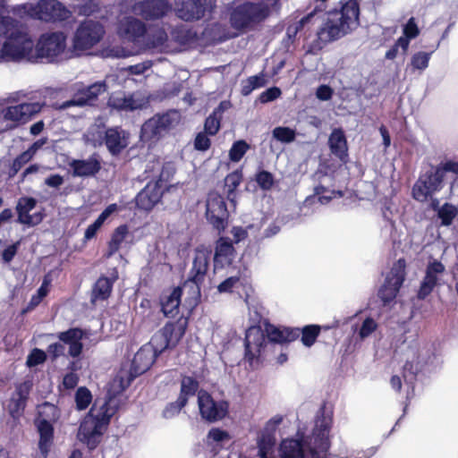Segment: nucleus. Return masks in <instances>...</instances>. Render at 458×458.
Listing matches in <instances>:
<instances>
[{"label":"nucleus","instance_id":"nucleus-1","mask_svg":"<svg viewBox=\"0 0 458 458\" xmlns=\"http://www.w3.org/2000/svg\"><path fill=\"white\" fill-rule=\"evenodd\" d=\"M330 419L321 417L316 420L310 436L298 432L295 437L283 439L276 451L279 458H326L329 449ZM260 458H276L275 441L262 437L259 442Z\"/></svg>","mask_w":458,"mask_h":458},{"label":"nucleus","instance_id":"nucleus-2","mask_svg":"<svg viewBox=\"0 0 458 458\" xmlns=\"http://www.w3.org/2000/svg\"><path fill=\"white\" fill-rule=\"evenodd\" d=\"M34 47L26 25L10 16L0 18V64H34Z\"/></svg>","mask_w":458,"mask_h":458},{"label":"nucleus","instance_id":"nucleus-3","mask_svg":"<svg viewBox=\"0 0 458 458\" xmlns=\"http://www.w3.org/2000/svg\"><path fill=\"white\" fill-rule=\"evenodd\" d=\"M116 411L114 398H97L79 428L78 438L90 449L95 448Z\"/></svg>","mask_w":458,"mask_h":458},{"label":"nucleus","instance_id":"nucleus-4","mask_svg":"<svg viewBox=\"0 0 458 458\" xmlns=\"http://www.w3.org/2000/svg\"><path fill=\"white\" fill-rule=\"evenodd\" d=\"M360 7L357 0H349L340 10L328 13L326 23L318 36L321 40L332 41L356 30L360 25Z\"/></svg>","mask_w":458,"mask_h":458},{"label":"nucleus","instance_id":"nucleus-5","mask_svg":"<svg viewBox=\"0 0 458 458\" xmlns=\"http://www.w3.org/2000/svg\"><path fill=\"white\" fill-rule=\"evenodd\" d=\"M279 7V0L245 2L232 8L230 24L237 30H251L265 21L273 10H278Z\"/></svg>","mask_w":458,"mask_h":458},{"label":"nucleus","instance_id":"nucleus-6","mask_svg":"<svg viewBox=\"0 0 458 458\" xmlns=\"http://www.w3.org/2000/svg\"><path fill=\"white\" fill-rule=\"evenodd\" d=\"M34 47V64H59L74 57L72 47L67 46V36L63 31H47L41 34Z\"/></svg>","mask_w":458,"mask_h":458},{"label":"nucleus","instance_id":"nucleus-7","mask_svg":"<svg viewBox=\"0 0 458 458\" xmlns=\"http://www.w3.org/2000/svg\"><path fill=\"white\" fill-rule=\"evenodd\" d=\"M11 12L21 18H31L45 22L64 21L72 12L58 0H38L13 6Z\"/></svg>","mask_w":458,"mask_h":458},{"label":"nucleus","instance_id":"nucleus-8","mask_svg":"<svg viewBox=\"0 0 458 458\" xmlns=\"http://www.w3.org/2000/svg\"><path fill=\"white\" fill-rule=\"evenodd\" d=\"M210 257L211 251L204 247L198 248L195 251L192 267L189 272L188 279L183 284L184 290H189L191 305H196L200 297L199 284L206 276Z\"/></svg>","mask_w":458,"mask_h":458},{"label":"nucleus","instance_id":"nucleus-9","mask_svg":"<svg viewBox=\"0 0 458 458\" xmlns=\"http://www.w3.org/2000/svg\"><path fill=\"white\" fill-rule=\"evenodd\" d=\"M104 35L105 29L98 21L87 20L80 23L72 40L73 55H81L93 48L101 41Z\"/></svg>","mask_w":458,"mask_h":458},{"label":"nucleus","instance_id":"nucleus-10","mask_svg":"<svg viewBox=\"0 0 458 458\" xmlns=\"http://www.w3.org/2000/svg\"><path fill=\"white\" fill-rule=\"evenodd\" d=\"M157 356L152 346L147 344L142 345L134 355L131 371H120L114 378L113 386L114 388L117 386L121 391L127 388L134 377L144 373L152 366Z\"/></svg>","mask_w":458,"mask_h":458},{"label":"nucleus","instance_id":"nucleus-11","mask_svg":"<svg viewBox=\"0 0 458 458\" xmlns=\"http://www.w3.org/2000/svg\"><path fill=\"white\" fill-rule=\"evenodd\" d=\"M187 320L180 319L175 323H167L152 336L146 344L152 346L154 352L158 355L165 349L174 348L185 334Z\"/></svg>","mask_w":458,"mask_h":458},{"label":"nucleus","instance_id":"nucleus-12","mask_svg":"<svg viewBox=\"0 0 458 458\" xmlns=\"http://www.w3.org/2000/svg\"><path fill=\"white\" fill-rule=\"evenodd\" d=\"M179 113L176 111L155 115L142 125L141 139L147 141L158 140L167 130L179 122Z\"/></svg>","mask_w":458,"mask_h":458},{"label":"nucleus","instance_id":"nucleus-13","mask_svg":"<svg viewBox=\"0 0 458 458\" xmlns=\"http://www.w3.org/2000/svg\"><path fill=\"white\" fill-rule=\"evenodd\" d=\"M83 332L79 328H72L59 334L60 343H55L48 346L47 352L53 358L65 355L66 346L68 345L69 355L77 357L82 350L81 339Z\"/></svg>","mask_w":458,"mask_h":458},{"label":"nucleus","instance_id":"nucleus-14","mask_svg":"<svg viewBox=\"0 0 458 458\" xmlns=\"http://www.w3.org/2000/svg\"><path fill=\"white\" fill-rule=\"evenodd\" d=\"M198 406L201 418L208 422L223 420L228 413L229 403L226 401H215L205 391L198 393Z\"/></svg>","mask_w":458,"mask_h":458},{"label":"nucleus","instance_id":"nucleus-15","mask_svg":"<svg viewBox=\"0 0 458 458\" xmlns=\"http://www.w3.org/2000/svg\"><path fill=\"white\" fill-rule=\"evenodd\" d=\"M216 0H186L175 8L178 18L185 21H198L210 13Z\"/></svg>","mask_w":458,"mask_h":458},{"label":"nucleus","instance_id":"nucleus-16","mask_svg":"<svg viewBox=\"0 0 458 458\" xmlns=\"http://www.w3.org/2000/svg\"><path fill=\"white\" fill-rule=\"evenodd\" d=\"M405 279V261L404 259L397 260L388 276L386 283L379 290V297L385 301H392L397 294L400 287Z\"/></svg>","mask_w":458,"mask_h":458},{"label":"nucleus","instance_id":"nucleus-17","mask_svg":"<svg viewBox=\"0 0 458 458\" xmlns=\"http://www.w3.org/2000/svg\"><path fill=\"white\" fill-rule=\"evenodd\" d=\"M206 216L218 231L224 230L227 219V208L224 198L216 191L208 193L206 203Z\"/></svg>","mask_w":458,"mask_h":458},{"label":"nucleus","instance_id":"nucleus-18","mask_svg":"<svg viewBox=\"0 0 458 458\" xmlns=\"http://www.w3.org/2000/svg\"><path fill=\"white\" fill-rule=\"evenodd\" d=\"M117 33L123 39L143 47L147 29L140 20L133 17H125L120 21Z\"/></svg>","mask_w":458,"mask_h":458},{"label":"nucleus","instance_id":"nucleus-19","mask_svg":"<svg viewBox=\"0 0 458 458\" xmlns=\"http://www.w3.org/2000/svg\"><path fill=\"white\" fill-rule=\"evenodd\" d=\"M148 104V98L140 91L130 95L114 93L108 99V106L118 111H133L144 108Z\"/></svg>","mask_w":458,"mask_h":458},{"label":"nucleus","instance_id":"nucleus-20","mask_svg":"<svg viewBox=\"0 0 458 458\" xmlns=\"http://www.w3.org/2000/svg\"><path fill=\"white\" fill-rule=\"evenodd\" d=\"M75 90L73 98L63 103V108H69L73 106H84L90 104L98 95L106 90V85L104 81H98L88 87L76 85Z\"/></svg>","mask_w":458,"mask_h":458},{"label":"nucleus","instance_id":"nucleus-21","mask_svg":"<svg viewBox=\"0 0 458 458\" xmlns=\"http://www.w3.org/2000/svg\"><path fill=\"white\" fill-rule=\"evenodd\" d=\"M44 104L39 102L22 103L4 108L2 115L4 120L18 123H25L35 114L40 113Z\"/></svg>","mask_w":458,"mask_h":458},{"label":"nucleus","instance_id":"nucleus-22","mask_svg":"<svg viewBox=\"0 0 458 458\" xmlns=\"http://www.w3.org/2000/svg\"><path fill=\"white\" fill-rule=\"evenodd\" d=\"M171 10V5L165 0H143L132 6L134 14L145 20L159 19Z\"/></svg>","mask_w":458,"mask_h":458},{"label":"nucleus","instance_id":"nucleus-23","mask_svg":"<svg viewBox=\"0 0 458 458\" xmlns=\"http://www.w3.org/2000/svg\"><path fill=\"white\" fill-rule=\"evenodd\" d=\"M37 200L31 197H21L16 205V212L18 215L17 222L27 226H35L40 224L44 218L42 211L30 213L35 209Z\"/></svg>","mask_w":458,"mask_h":458},{"label":"nucleus","instance_id":"nucleus-24","mask_svg":"<svg viewBox=\"0 0 458 458\" xmlns=\"http://www.w3.org/2000/svg\"><path fill=\"white\" fill-rule=\"evenodd\" d=\"M266 332L260 327H250L245 335V358L252 363L266 346Z\"/></svg>","mask_w":458,"mask_h":458},{"label":"nucleus","instance_id":"nucleus-25","mask_svg":"<svg viewBox=\"0 0 458 458\" xmlns=\"http://www.w3.org/2000/svg\"><path fill=\"white\" fill-rule=\"evenodd\" d=\"M445 273V266L437 260L429 262L426 268V274L418 292V298L425 299L429 295Z\"/></svg>","mask_w":458,"mask_h":458},{"label":"nucleus","instance_id":"nucleus-26","mask_svg":"<svg viewBox=\"0 0 458 458\" xmlns=\"http://www.w3.org/2000/svg\"><path fill=\"white\" fill-rule=\"evenodd\" d=\"M316 177L319 180V184L314 188V194L306 198L304 202L305 205H311L316 201L324 205L327 204L336 196H342L341 191H335L328 188V184L331 182V178L328 175L324 174L321 172H318L316 174Z\"/></svg>","mask_w":458,"mask_h":458},{"label":"nucleus","instance_id":"nucleus-27","mask_svg":"<svg viewBox=\"0 0 458 458\" xmlns=\"http://www.w3.org/2000/svg\"><path fill=\"white\" fill-rule=\"evenodd\" d=\"M164 187L158 182H149L136 197L138 208L150 210L160 200Z\"/></svg>","mask_w":458,"mask_h":458},{"label":"nucleus","instance_id":"nucleus-28","mask_svg":"<svg viewBox=\"0 0 458 458\" xmlns=\"http://www.w3.org/2000/svg\"><path fill=\"white\" fill-rule=\"evenodd\" d=\"M188 292L182 287H176L169 293H165L160 300L161 309L165 316L174 318L179 312V306L181 303V297L182 293Z\"/></svg>","mask_w":458,"mask_h":458},{"label":"nucleus","instance_id":"nucleus-29","mask_svg":"<svg viewBox=\"0 0 458 458\" xmlns=\"http://www.w3.org/2000/svg\"><path fill=\"white\" fill-rule=\"evenodd\" d=\"M231 439L232 437L228 431L219 428H212L206 436L205 444L208 449L214 453L213 458H220L216 456L217 453L224 448L225 445L229 444Z\"/></svg>","mask_w":458,"mask_h":458},{"label":"nucleus","instance_id":"nucleus-30","mask_svg":"<svg viewBox=\"0 0 458 458\" xmlns=\"http://www.w3.org/2000/svg\"><path fill=\"white\" fill-rule=\"evenodd\" d=\"M72 175L76 177L94 176L101 168L99 161L93 157L87 159H73L69 164Z\"/></svg>","mask_w":458,"mask_h":458},{"label":"nucleus","instance_id":"nucleus-31","mask_svg":"<svg viewBox=\"0 0 458 458\" xmlns=\"http://www.w3.org/2000/svg\"><path fill=\"white\" fill-rule=\"evenodd\" d=\"M30 387V382H24L16 387L8 405L9 411L13 418H18L24 411Z\"/></svg>","mask_w":458,"mask_h":458},{"label":"nucleus","instance_id":"nucleus-32","mask_svg":"<svg viewBox=\"0 0 458 458\" xmlns=\"http://www.w3.org/2000/svg\"><path fill=\"white\" fill-rule=\"evenodd\" d=\"M105 143L108 150L116 155L127 147V134L118 128L108 129L105 132Z\"/></svg>","mask_w":458,"mask_h":458},{"label":"nucleus","instance_id":"nucleus-33","mask_svg":"<svg viewBox=\"0 0 458 458\" xmlns=\"http://www.w3.org/2000/svg\"><path fill=\"white\" fill-rule=\"evenodd\" d=\"M265 332L268 340L276 344L291 342L299 336L298 330L281 328L270 324H266Z\"/></svg>","mask_w":458,"mask_h":458},{"label":"nucleus","instance_id":"nucleus-34","mask_svg":"<svg viewBox=\"0 0 458 458\" xmlns=\"http://www.w3.org/2000/svg\"><path fill=\"white\" fill-rule=\"evenodd\" d=\"M39 434L38 449L43 458H47L53 444L54 428L52 423L36 422Z\"/></svg>","mask_w":458,"mask_h":458},{"label":"nucleus","instance_id":"nucleus-35","mask_svg":"<svg viewBox=\"0 0 458 458\" xmlns=\"http://www.w3.org/2000/svg\"><path fill=\"white\" fill-rule=\"evenodd\" d=\"M234 249L233 244L225 238H220L216 246V252L214 256L215 267L225 266L230 264L233 259Z\"/></svg>","mask_w":458,"mask_h":458},{"label":"nucleus","instance_id":"nucleus-36","mask_svg":"<svg viewBox=\"0 0 458 458\" xmlns=\"http://www.w3.org/2000/svg\"><path fill=\"white\" fill-rule=\"evenodd\" d=\"M168 36L164 29L155 26L147 30L143 47H168Z\"/></svg>","mask_w":458,"mask_h":458},{"label":"nucleus","instance_id":"nucleus-37","mask_svg":"<svg viewBox=\"0 0 458 458\" xmlns=\"http://www.w3.org/2000/svg\"><path fill=\"white\" fill-rule=\"evenodd\" d=\"M328 144L332 153L341 160H344L347 157V142L342 130L335 129L331 132Z\"/></svg>","mask_w":458,"mask_h":458},{"label":"nucleus","instance_id":"nucleus-38","mask_svg":"<svg viewBox=\"0 0 458 458\" xmlns=\"http://www.w3.org/2000/svg\"><path fill=\"white\" fill-rule=\"evenodd\" d=\"M117 272L114 271L110 278L102 276L95 284L92 293V301L106 300L110 296L113 284L117 279Z\"/></svg>","mask_w":458,"mask_h":458},{"label":"nucleus","instance_id":"nucleus-39","mask_svg":"<svg viewBox=\"0 0 458 458\" xmlns=\"http://www.w3.org/2000/svg\"><path fill=\"white\" fill-rule=\"evenodd\" d=\"M196 38V33L188 29L185 25H180L174 28L171 31V40L179 46H186Z\"/></svg>","mask_w":458,"mask_h":458},{"label":"nucleus","instance_id":"nucleus-40","mask_svg":"<svg viewBox=\"0 0 458 458\" xmlns=\"http://www.w3.org/2000/svg\"><path fill=\"white\" fill-rule=\"evenodd\" d=\"M128 233V227L127 225H124L118 226L114 230L108 244L107 257L112 256L113 254L119 250Z\"/></svg>","mask_w":458,"mask_h":458},{"label":"nucleus","instance_id":"nucleus-41","mask_svg":"<svg viewBox=\"0 0 458 458\" xmlns=\"http://www.w3.org/2000/svg\"><path fill=\"white\" fill-rule=\"evenodd\" d=\"M457 214V207L450 203H445L437 209V216L442 226L451 225Z\"/></svg>","mask_w":458,"mask_h":458},{"label":"nucleus","instance_id":"nucleus-42","mask_svg":"<svg viewBox=\"0 0 458 458\" xmlns=\"http://www.w3.org/2000/svg\"><path fill=\"white\" fill-rule=\"evenodd\" d=\"M38 416L36 420V422L45 421L48 423H53L59 417L58 409L56 408V406L49 403H44L38 405Z\"/></svg>","mask_w":458,"mask_h":458},{"label":"nucleus","instance_id":"nucleus-43","mask_svg":"<svg viewBox=\"0 0 458 458\" xmlns=\"http://www.w3.org/2000/svg\"><path fill=\"white\" fill-rule=\"evenodd\" d=\"M106 130L100 126L94 125L85 134L86 141L94 147L100 146L105 140Z\"/></svg>","mask_w":458,"mask_h":458},{"label":"nucleus","instance_id":"nucleus-44","mask_svg":"<svg viewBox=\"0 0 458 458\" xmlns=\"http://www.w3.org/2000/svg\"><path fill=\"white\" fill-rule=\"evenodd\" d=\"M199 387L198 382L191 377H185L182 380L181 394L179 397H184L186 403L188 398L195 394Z\"/></svg>","mask_w":458,"mask_h":458},{"label":"nucleus","instance_id":"nucleus-45","mask_svg":"<svg viewBox=\"0 0 458 458\" xmlns=\"http://www.w3.org/2000/svg\"><path fill=\"white\" fill-rule=\"evenodd\" d=\"M92 395L89 390L86 387H80L75 394L76 408L80 411L85 410L90 404Z\"/></svg>","mask_w":458,"mask_h":458},{"label":"nucleus","instance_id":"nucleus-46","mask_svg":"<svg viewBox=\"0 0 458 458\" xmlns=\"http://www.w3.org/2000/svg\"><path fill=\"white\" fill-rule=\"evenodd\" d=\"M249 148L250 145L245 140L235 141L229 151L230 159L233 162H239Z\"/></svg>","mask_w":458,"mask_h":458},{"label":"nucleus","instance_id":"nucleus-47","mask_svg":"<svg viewBox=\"0 0 458 458\" xmlns=\"http://www.w3.org/2000/svg\"><path fill=\"white\" fill-rule=\"evenodd\" d=\"M159 172L158 180L157 182L159 184L164 185V182H168L175 172L174 164L172 162H166L160 165L159 162L155 165Z\"/></svg>","mask_w":458,"mask_h":458},{"label":"nucleus","instance_id":"nucleus-48","mask_svg":"<svg viewBox=\"0 0 458 458\" xmlns=\"http://www.w3.org/2000/svg\"><path fill=\"white\" fill-rule=\"evenodd\" d=\"M273 137L283 143H290L295 139V131L288 127H276L273 130Z\"/></svg>","mask_w":458,"mask_h":458},{"label":"nucleus","instance_id":"nucleus-49","mask_svg":"<svg viewBox=\"0 0 458 458\" xmlns=\"http://www.w3.org/2000/svg\"><path fill=\"white\" fill-rule=\"evenodd\" d=\"M431 53L418 52L411 59V65L413 69L424 71L429 63Z\"/></svg>","mask_w":458,"mask_h":458},{"label":"nucleus","instance_id":"nucleus-50","mask_svg":"<svg viewBox=\"0 0 458 458\" xmlns=\"http://www.w3.org/2000/svg\"><path fill=\"white\" fill-rule=\"evenodd\" d=\"M320 331V327L318 326L311 325L307 326L302 329V336L301 342L304 345L310 347L311 346L318 337Z\"/></svg>","mask_w":458,"mask_h":458},{"label":"nucleus","instance_id":"nucleus-51","mask_svg":"<svg viewBox=\"0 0 458 458\" xmlns=\"http://www.w3.org/2000/svg\"><path fill=\"white\" fill-rule=\"evenodd\" d=\"M186 405V400L184 397H178L176 402L169 403L163 411V416L166 419H170L177 415L182 408Z\"/></svg>","mask_w":458,"mask_h":458},{"label":"nucleus","instance_id":"nucleus-52","mask_svg":"<svg viewBox=\"0 0 458 458\" xmlns=\"http://www.w3.org/2000/svg\"><path fill=\"white\" fill-rule=\"evenodd\" d=\"M256 182L261 189L267 191L274 185V176L267 171H260L256 174Z\"/></svg>","mask_w":458,"mask_h":458},{"label":"nucleus","instance_id":"nucleus-53","mask_svg":"<svg viewBox=\"0 0 458 458\" xmlns=\"http://www.w3.org/2000/svg\"><path fill=\"white\" fill-rule=\"evenodd\" d=\"M33 158V156L28 150L19 155L13 162L11 171L13 174H17L27 163Z\"/></svg>","mask_w":458,"mask_h":458},{"label":"nucleus","instance_id":"nucleus-54","mask_svg":"<svg viewBox=\"0 0 458 458\" xmlns=\"http://www.w3.org/2000/svg\"><path fill=\"white\" fill-rule=\"evenodd\" d=\"M239 284L240 277L238 276H232L220 283L217 286V290L219 293H231Z\"/></svg>","mask_w":458,"mask_h":458},{"label":"nucleus","instance_id":"nucleus-55","mask_svg":"<svg viewBox=\"0 0 458 458\" xmlns=\"http://www.w3.org/2000/svg\"><path fill=\"white\" fill-rule=\"evenodd\" d=\"M151 65L152 63L150 61H146L134 65H130L126 68H123V71L128 75H140L143 74L146 71L149 70Z\"/></svg>","mask_w":458,"mask_h":458},{"label":"nucleus","instance_id":"nucleus-56","mask_svg":"<svg viewBox=\"0 0 458 458\" xmlns=\"http://www.w3.org/2000/svg\"><path fill=\"white\" fill-rule=\"evenodd\" d=\"M220 128V116L211 114L205 122V131L209 135H215Z\"/></svg>","mask_w":458,"mask_h":458},{"label":"nucleus","instance_id":"nucleus-57","mask_svg":"<svg viewBox=\"0 0 458 458\" xmlns=\"http://www.w3.org/2000/svg\"><path fill=\"white\" fill-rule=\"evenodd\" d=\"M377 323L376 321L371 318H367L359 331V335L360 339H365L366 337L369 336L376 329H377Z\"/></svg>","mask_w":458,"mask_h":458},{"label":"nucleus","instance_id":"nucleus-58","mask_svg":"<svg viewBox=\"0 0 458 458\" xmlns=\"http://www.w3.org/2000/svg\"><path fill=\"white\" fill-rule=\"evenodd\" d=\"M45 360L46 353L39 349H34L28 356L26 363L29 367H34L43 363Z\"/></svg>","mask_w":458,"mask_h":458},{"label":"nucleus","instance_id":"nucleus-59","mask_svg":"<svg viewBox=\"0 0 458 458\" xmlns=\"http://www.w3.org/2000/svg\"><path fill=\"white\" fill-rule=\"evenodd\" d=\"M131 55H133V51L122 47H113L106 50V56L114 58H124Z\"/></svg>","mask_w":458,"mask_h":458},{"label":"nucleus","instance_id":"nucleus-60","mask_svg":"<svg viewBox=\"0 0 458 458\" xmlns=\"http://www.w3.org/2000/svg\"><path fill=\"white\" fill-rule=\"evenodd\" d=\"M280 95L281 90L278 88H270L260 94L259 100L261 103H267L276 99Z\"/></svg>","mask_w":458,"mask_h":458},{"label":"nucleus","instance_id":"nucleus-61","mask_svg":"<svg viewBox=\"0 0 458 458\" xmlns=\"http://www.w3.org/2000/svg\"><path fill=\"white\" fill-rule=\"evenodd\" d=\"M118 210V207L116 204H110L106 208V209L98 216L94 224H96L98 227H101L105 221L115 211Z\"/></svg>","mask_w":458,"mask_h":458},{"label":"nucleus","instance_id":"nucleus-62","mask_svg":"<svg viewBox=\"0 0 458 458\" xmlns=\"http://www.w3.org/2000/svg\"><path fill=\"white\" fill-rule=\"evenodd\" d=\"M118 210V207L116 204H110L106 208V209L98 216L94 224H96L98 227H101L105 221L115 211Z\"/></svg>","mask_w":458,"mask_h":458},{"label":"nucleus","instance_id":"nucleus-63","mask_svg":"<svg viewBox=\"0 0 458 458\" xmlns=\"http://www.w3.org/2000/svg\"><path fill=\"white\" fill-rule=\"evenodd\" d=\"M118 210V207L116 204H110L106 208V209L98 216L94 224H96L98 227H101L105 221L115 211Z\"/></svg>","mask_w":458,"mask_h":458},{"label":"nucleus","instance_id":"nucleus-64","mask_svg":"<svg viewBox=\"0 0 458 458\" xmlns=\"http://www.w3.org/2000/svg\"><path fill=\"white\" fill-rule=\"evenodd\" d=\"M118 210V207L116 204H110L106 208V209L98 216L94 224H96L98 227H101L105 221L115 211Z\"/></svg>","mask_w":458,"mask_h":458}]
</instances>
